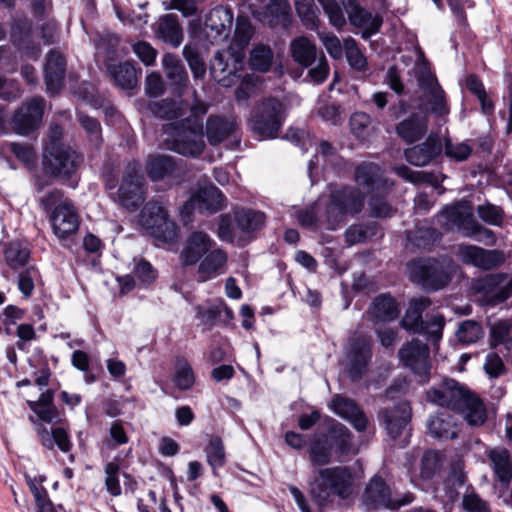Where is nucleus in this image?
<instances>
[{
    "label": "nucleus",
    "mask_w": 512,
    "mask_h": 512,
    "mask_svg": "<svg viewBox=\"0 0 512 512\" xmlns=\"http://www.w3.org/2000/svg\"><path fill=\"white\" fill-rule=\"evenodd\" d=\"M189 110V116L163 126V132L167 135L165 144L169 150L183 156L198 157L206 147L203 140V117L208 111V105L194 99Z\"/></svg>",
    "instance_id": "f257e3e1"
},
{
    "label": "nucleus",
    "mask_w": 512,
    "mask_h": 512,
    "mask_svg": "<svg viewBox=\"0 0 512 512\" xmlns=\"http://www.w3.org/2000/svg\"><path fill=\"white\" fill-rule=\"evenodd\" d=\"M365 204V194L351 185L331 186L327 195L319 197L322 219L327 223V230L342 227L348 217L358 215Z\"/></svg>",
    "instance_id": "f03ea898"
},
{
    "label": "nucleus",
    "mask_w": 512,
    "mask_h": 512,
    "mask_svg": "<svg viewBox=\"0 0 512 512\" xmlns=\"http://www.w3.org/2000/svg\"><path fill=\"white\" fill-rule=\"evenodd\" d=\"M309 494L320 510L332 503V497L348 501L356 494V478L351 468H322L310 483Z\"/></svg>",
    "instance_id": "7ed1b4c3"
},
{
    "label": "nucleus",
    "mask_w": 512,
    "mask_h": 512,
    "mask_svg": "<svg viewBox=\"0 0 512 512\" xmlns=\"http://www.w3.org/2000/svg\"><path fill=\"white\" fill-rule=\"evenodd\" d=\"M332 26L340 29L346 24L343 9H346L352 25L363 29L362 37L367 39L378 32L382 19L373 16L365 9L354 3L353 0H318Z\"/></svg>",
    "instance_id": "20e7f679"
},
{
    "label": "nucleus",
    "mask_w": 512,
    "mask_h": 512,
    "mask_svg": "<svg viewBox=\"0 0 512 512\" xmlns=\"http://www.w3.org/2000/svg\"><path fill=\"white\" fill-rule=\"evenodd\" d=\"M40 205L49 214L53 233L59 239H66L77 232L79 215L73 203L59 189L48 191L40 199Z\"/></svg>",
    "instance_id": "39448f33"
},
{
    "label": "nucleus",
    "mask_w": 512,
    "mask_h": 512,
    "mask_svg": "<svg viewBox=\"0 0 512 512\" xmlns=\"http://www.w3.org/2000/svg\"><path fill=\"white\" fill-rule=\"evenodd\" d=\"M284 119V105L275 98H267L256 106L251 119V127L261 138H274Z\"/></svg>",
    "instance_id": "423d86ee"
},
{
    "label": "nucleus",
    "mask_w": 512,
    "mask_h": 512,
    "mask_svg": "<svg viewBox=\"0 0 512 512\" xmlns=\"http://www.w3.org/2000/svg\"><path fill=\"white\" fill-rule=\"evenodd\" d=\"M417 81L422 91L421 106L438 117L448 115L450 108L445 92L425 63L418 64Z\"/></svg>",
    "instance_id": "0eeeda50"
},
{
    "label": "nucleus",
    "mask_w": 512,
    "mask_h": 512,
    "mask_svg": "<svg viewBox=\"0 0 512 512\" xmlns=\"http://www.w3.org/2000/svg\"><path fill=\"white\" fill-rule=\"evenodd\" d=\"M140 223L156 240L172 243L177 237V228L168 218L167 211L156 201H149L142 208Z\"/></svg>",
    "instance_id": "6e6552de"
},
{
    "label": "nucleus",
    "mask_w": 512,
    "mask_h": 512,
    "mask_svg": "<svg viewBox=\"0 0 512 512\" xmlns=\"http://www.w3.org/2000/svg\"><path fill=\"white\" fill-rule=\"evenodd\" d=\"M144 177L138 161L127 164L116 201L125 209L134 211L144 201Z\"/></svg>",
    "instance_id": "1a4fd4ad"
},
{
    "label": "nucleus",
    "mask_w": 512,
    "mask_h": 512,
    "mask_svg": "<svg viewBox=\"0 0 512 512\" xmlns=\"http://www.w3.org/2000/svg\"><path fill=\"white\" fill-rule=\"evenodd\" d=\"M484 305H497L512 296V276L505 273L488 274L477 279L473 285Z\"/></svg>",
    "instance_id": "9d476101"
},
{
    "label": "nucleus",
    "mask_w": 512,
    "mask_h": 512,
    "mask_svg": "<svg viewBox=\"0 0 512 512\" xmlns=\"http://www.w3.org/2000/svg\"><path fill=\"white\" fill-rule=\"evenodd\" d=\"M244 54L235 52L233 47L218 51L211 63L213 79L223 87L234 85L239 76L237 72L242 69Z\"/></svg>",
    "instance_id": "9b49d317"
},
{
    "label": "nucleus",
    "mask_w": 512,
    "mask_h": 512,
    "mask_svg": "<svg viewBox=\"0 0 512 512\" xmlns=\"http://www.w3.org/2000/svg\"><path fill=\"white\" fill-rule=\"evenodd\" d=\"M408 271L410 279L424 289L439 290L449 282V275L436 260L411 261Z\"/></svg>",
    "instance_id": "f8f14e48"
},
{
    "label": "nucleus",
    "mask_w": 512,
    "mask_h": 512,
    "mask_svg": "<svg viewBox=\"0 0 512 512\" xmlns=\"http://www.w3.org/2000/svg\"><path fill=\"white\" fill-rule=\"evenodd\" d=\"M371 345V338L362 333H355L349 338L346 361L353 380L360 379L367 372L372 357Z\"/></svg>",
    "instance_id": "ddd939ff"
},
{
    "label": "nucleus",
    "mask_w": 512,
    "mask_h": 512,
    "mask_svg": "<svg viewBox=\"0 0 512 512\" xmlns=\"http://www.w3.org/2000/svg\"><path fill=\"white\" fill-rule=\"evenodd\" d=\"M78 154L68 146L58 145L55 141L51 146L44 147L43 165L51 174L69 176L79 165Z\"/></svg>",
    "instance_id": "4468645a"
},
{
    "label": "nucleus",
    "mask_w": 512,
    "mask_h": 512,
    "mask_svg": "<svg viewBox=\"0 0 512 512\" xmlns=\"http://www.w3.org/2000/svg\"><path fill=\"white\" fill-rule=\"evenodd\" d=\"M362 501L369 510L389 508L397 509L413 501L412 495H405L403 499L394 498L388 485L380 477H373L368 483Z\"/></svg>",
    "instance_id": "2eb2a0df"
},
{
    "label": "nucleus",
    "mask_w": 512,
    "mask_h": 512,
    "mask_svg": "<svg viewBox=\"0 0 512 512\" xmlns=\"http://www.w3.org/2000/svg\"><path fill=\"white\" fill-rule=\"evenodd\" d=\"M469 391V387L454 379H444L441 383L427 390L426 398L432 404L456 412Z\"/></svg>",
    "instance_id": "dca6fc26"
},
{
    "label": "nucleus",
    "mask_w": 512,
    "mask_h": 512,
    "mask_svg": "<svg viewBox=\"0 0 512 512\" xmlns=\"http://www.w3.org/2000/svg\"><path fill=\"white\" fill-rule=\"evenodd\" d=\"M403 365L415 375L427 381L430 374L429 348L418 339L404 345L398 352Z\"/></svg>",
    "instance_id": "f3484780"
},
{
    "label": "nucleus",
    "mask_w": 512,
    "mask_h": 512,
    "mask_svg": "<svg viewBox=\"0 0 512 512\" xmlns=\"http://www.w3.org/2000/svg\"><path fill=\"white\" fill-rule=\"evenodd\" d=\"M45 108L44 98L33 97L15 112L12 125L13 129L21 135H28L40 124Z\"/></svg>",
    "instance_id": "a211bd4d"
},
{
    "label": "nucleus",
    "mask_w": 512,
    "mask_h": 512,
    "mask_svg": "<svg viewBox=\"0 0 512 512\" xmlns=\"http://www.w3.org/2000/svg\"><path fill=\"white\" fill-rule=\"evenodd\" d=\"M458 256L464 264L472 265L482 270L494 269L505 261L502 251L487 250L475 245H459Z\"/></svg>",
    "instance_id": "6ab92c4d"
},
{
    "label": "nucleus",
    "mask_w": 512,
    "mask_h": 512,
    "mask_svg": "<svg viewBox=\"0 0 512 512\" xmlns=\"http://www.w3.org/2000/svg\"><path fill=\"white\" fill-rule=\"evenodd\" d=\"M225 197L222 192L213 185L199 188L185 203L184 208H191L201 213H216L224 207Z\"/></svg>",
    "instance_id": "aec40b11"
},
{
    "label": "nucleus",
    "mask_w": 512,
    "mask_h": 512,
    "mask_svg": "<svg viewBox=\"0 0 512 512\" xmlns=\"http://www.w3.org/2000/svg\"><path fill=\"white\" fill-rule=\"evenodd\" d=\"M215 246V241L207 233L194 231L186 240L180 260L183 265H195Z\"/></svg>",
    "instance_id": "412c9836"
},
{
    "label": "nucleus",
    "mask_w": 512,
    "mask_h": 512,
    "mask_svg": "<svg viewBox=\"0 0 512 512\" xmlns=\"http://www.w3.org/2000/svg\"><path fill=\"white\" fill-rule=\"evenodd\" d=\"M380 417L389 436L396 439L407 429L411 408L406 401H402L393 407L383 408Z\"/></svg>",
    "instance_id": "4be33fe9"
},
{
    "label": "nucleus",
    "mask_w": 512,
    "mask_h": 512,
    "mask_svg": "<svg viewBox=\"0 0 512 512\" xmlns=\"http://www.w3.org/2000/svg\"><path fill=\"white\" fill-rule=\"evenodd\" d=\"M228 255L225 250L215 246L198 263L197 280L206 282L227 271Z\"/></svg>",
    "instance_id": "5701e85b"
},
{
    "label": "nucleus",
    "mask_w": 512,
    "mask_h": 512,
    "mask_svg": "<svg viewBox=\"0 0 512 512\" xmlns=\"http://www.w3.org/2000/svg\"><path fill=\"white\" fill-rule=\"evenodd\" d=\"M442 152V144L439 137L431 134L421 143L404 150L406 161L416 167H424Z\"/></svg>",
    "instance_id": "b1692460"
},
{
    "label": "nucleus",
    "mask_w": 512,
    "mask_h": 512,
    "mask_svg": "<svg viewBox=\"0 0 512 512\" xmlns=\"http://www.w3.org/2000/svg\"><path fill=\"white\" fill-rule=\"evenodd\" d=\"M237 129L233 116L210 115L206 120L205 136L210 145L216 146L234 135Z\"/></svg>",
    "instance_id": "393cba45"
},
{
    "label": "nucleus",
    "mask_w": 512,
    "mask_h": 512,
    "mask_svg": "<svg viewBox=\"0 0 512 512\" xmlns=\"http://www.w3.org/2000/svg\"><path fill=\"white\" fill-rule=\"evenodd\" d=\"M65 72L66 60L64 56L56 50H50L46 56L44 66V77L48 93L55 94L59 92L63 86Z\"/></svg>",
    "instance_id": "a878e982"
},
{
    "label": "nucleus",
    "mask_w": 512,
    "mask_h": 512,
    "mask_svg": "<svg viewBox=\"0 0 512 512\" xmlns=\"http://www.w3.org/2000/svg\"><path fill=\"white\" fill-rule=\"evenodd\" d=\"M456 412L462 415L466 423L472 427L484 425L488 418V411L484 401L471 389Z\"/></svg>",
    "instance_id": "bb28decb"
},
{
    "label": "nucleus",
    "mask_w": 512,
    "mask_h": 512,
    "mask_svg": "<svg viewBox=\"0 0 512 512\" xmlns=\"http://www.w3.org/2000/svg\"><path fill=\"white\" fill-rule=\"evenodd\" d=\"M331 407L335 414L350 422L357 431L366 429L367 417L353 400L337 395L333 398Z\"/></svg>",
    "instance_id": "cd10ccee"
},
{
    "label": "nucleus",
    "mask_w": 512,
    "mask_h": 512,
    "mask_svg": "<svg viewBox=\"0 0 512 512\" xmlns=\"http://www.w3.org/2000/svg\"><path fill=\"white\" fill-rule=\"evenodd\" d=\"M427 430L431 437L449 440L457 437L458 425L455 417L448 412H438L427 420Z\"/></svg>",
    "instance_id": "c85d7f7f"
},
{
    "label": "nucleus",
    "mask_w": 512,
    "mask_h": 512,
    "mask_svg": "<svg viewBox=\"0 0 512 512\" xmlns=\"http://www.w3.org/2000/svg\"><path fill=\"white\" fill-rule=\"evenodd\" d=\"M233 24V12L229 7L216 6L206 16L205 28L214 33V38H227Z\"/></svg>",
    "instance_id": "c756f323"
},
{
    "label": "nucleus",
    "mask_w": 512,
    "mask_h": 512,
    "mask_svg": "<svg viewBox=\"0 0 512 512\" xmlns=\"http://www.w3.org/2000/svg\"><path fill=\"white\" fill-rule=\"evenodd\" d=\"M487 457L496 479L508 487L512 480V455L502 447H495L488 451Z\"/></svg>",
    "instance_id": "7c9ffc66"
},
{
    "label": "nucleus",
    "mask_w": 512,
    "mask_h": 512,
    "mask_svg": "<svg viewBox=\"0 0 512 512\" xmlns=\"http://www.w3.org/2000/svg\"><path fill=\"white\" fill-rule=\"evenodd\" d=\"M355 181L368 191L388 188V181L383 177L380 167L374 163L364 162L356 167Z\"/></svg>",
    "instance_id": "2f4dec72"
},
{
    "label": "nucleus",
    "mask_w": 512,
    "mask_h": 512,
    "mask_svg": "<svg viewBox=\"0 0 512 512\" xmlns=\"http://www.w3.org/2000/svg\"><path fill=\"white\" fill-rule=\"evenodd\" d=\"M368 314L374 324L390 322L399 315L396 301L387 294L377 296L368 309Z\"/></svg>",
    "instance_id": "473e14b6"
},
{
    "label": "nucleus",
    "mask_w": 512,
    "mask_h": 512,
    "mask_svg": "<svg viewBox=\"0 0 512 512\" xmlns=\"http://www.w3.org/2000/svg\"><path fill=\"white\" fill-rule=\"evenodd\" d=\"M469 220H475L473 214L464 206L445 207L439 215V222L447 229L456 227L463 236L469 231Z\"/></svg>",
    "instance_id": "72a5a7b5"
},
{
    "label": "nucleus",
    "mask_w": 512,
    "mask_h": 512,
    "mask_svg": "<svg viewBox=\"0 0 512 512\" xmlns=\"http://www.w3.org/2000/svg\"><path fill=\"white\" fill-rule=\"evenodd\" d=\"M427 127L426 116L413 114L396 126V133L405 142L414 143L426 134Z\"/></svg>",
    "instance_id": "f704fd0d"
},
{
    "label": "nucleus",
    "mask_w": 512,
    "mask_h": 512,
    "mask_svg": "<svg viewBox=\"0 0 512 512\" xmlns=\"http://www.w3.org/2000/svg\"><path fill=\"white\" fill-rule=\"evenodd\" d=\"M431 305V300L428 297L413 298L409 302L404 317L401 320V326L411 332H421L424 321L422 313Z\"/></svg>",
    "instance_id": "c9c22d12"
},
{
    "label": "nucleus",
    "mask_w": 512,
    "mask_h": 512,
    "mask_svg": "<svg viewBox=\"0 0 512 512\" xmlns=\"http://www.w3.org/2000/svg\"><path fill=\"white\" fill-rule=\"evenodd\" d=\"M156 35L165 43L178 47L183 40V31L177 16L166 14L160 17L157 22Z\"/></svg>",
    "instance_id": "e433bc0d"
},
{
    "label": "nucleus",
    "mask_w": 512,
    "mask_h": 512,
    "mask_svg": "<svg viewBox=\"0 0 512 512\" xmlns=\"http://www.w3.org/2000/svg\"><path fill=\"white\" fill-rule=\"evenodd\" d=\"M37 435L42 446L53 450L57 446L62 452L67 453L72 448V442L65 428L58 427L49 431L45 426L38 425Z\"/></svg>",
    "instance_id": "4c0bfd02"
},
{
    "label": "nucleus",
    "mask_w": 512,
    "mask_h": 512,
    "mask_svg": "<svg viewBox=\"0 0 512 512\" xmlns=\"http://www.w3.org/2000/svg\"><path fill=\"white\" fill-rule=\"evenodd\" d=\"M176 169V163L173 157L163 154L148 156L146 160V173L148 177L157 182L170 176Z\"/></svg>",
    "instance_id": "58836bf2"
},
{
    "label": "nucleus",
    "mask_w": 512,
    "mask_h": 512,
    "mask_svg": "<svg viewBox=\"0 0 512 512\" xmlns=\"http://www.w3.org/2000/svg\"><path fill=\"white\" fill-rule=\"evenodd\" d=\"M292 57L300 65L305 67L312 66L319 53L315 45L307 37H298L291 43Z\"/></svg>",
    "instance_id": "ea45409f"
},
{
    "label": "nucleus",
    "mask_w": 512,
    "mask_h": 512,
    "mask_svg": "<svg viewBox=\"0 0 512 512\" xmlns=\"http://www.w3.org/2000/svg\"><path fill=\"white\" fill-rule=\"evenodd\" d=\"M107 70L110 77L119 87L123 89H133L137 85V71L130 62L109 65Z\"/></svg>",
    "instance_id": "a19ab883"
},
{
    "label": "nucleus",
    "mask_w": 512,
    "mask_h": 512,
    "mask_svg": "<svg viewBox=\"0 0 512 512\" xmlns=\"http://www.w3.org/2000/svg\"><path fill=\"white\" fill-rule=\"evenodd\" d=\"M237 227L244 233H252L262 228L265 214L251 209H240L234 213Z\"/></svg>",
    "instance_id": "79ce46f5"
},
{
    "label": "nucleus",
    "mask_w": 512,
    "mask_h": 512,
    "mask_svg": "<svg viewBox=\"0 0 512 512\" xmlns=\"http://www.w3.org/2000/svg\"><path fill=\"white\" fill-rule=\"evenodd\" d=\"M148 110L157 117L169 120L181 118L185 114L182 102L169 99L149 102Z\"/></svg>",
    "instance_id": "37998d69"
},
{
    "label": "nucleus",
    "mask_w": 512,
    "mask_h": 512,
    "mask_svg": "<svg viewBox=\"0 0 512 512\" xmlns=\"http://www.w3.org/2000/svg\"><path fill=\"white\" fill-rule=\"evenodd\" d=\"M30 258L28 247L20 242L9 243L4 250L6 264L13 270L25 269Z\"/></svg>",
    "instance_id": "c03bdc74"
},
{
    "label": "nucleus",
    "mask_w": 512,
    "mask_h": 512,
    "mask_svg": "<svg viewBox=\"0 0 512 512\" xmlns=\"http://www.w3.org/2000/svg\"><path fill=\"white\" fill-rule=\"evenodd\" d=\"M162 65L168 79L172 84L184 86L188 81V74L179 57L172 53L164 54Z\"/></svg>",
    "instance_id": "a18cd8bd"
},
{
    "label": "nucleus",
    "mask_w": 512,
    "mask_h": 512,
    "mask_svg": "<svg viewBox=\"0 0 512 512\" xmlns=\"http://www.w3.org/2000/svg\"><path fill=\"white\" fill-rule=\"evenodd\" d=\"M351 133L359 140H368L375 131L372 118L365 112H354L349 120Z\"/></svg>",
    "instance_id": "49530a36"
},
{
    "label": "nucleus",
    "mask_w": 512,
    "mask_h": 512,
    "mask_svg": "<svg viewBox=\"0 0 512 512\" xmlns=\"http://www.w3.org/2000/svg\"><path fill=\"white\" fill-rule=\"evenodd\" d=\"M174 381L176 386L181 390L190 389L194 382V372L191 365L185 358H177L175 361Z\"/></svg>",
    "instance_id": "de8ad7c7"
},
{
    "label": "nucleus",
    "mask_w": 512,
    "mask_h": 512,
    "mask_svg": "<svg viewBox=\"0 0 512 512\" xmlns=\"http://www.w3.org/2000/svg\"><path fill=\"white\" fill-rule=\"evenodd\" d=\"M207 462L215 473L216 469L224 466L226 456L225 449L222 440L219 437H213L210 439L208 445L205 448Z\"/></svg>",
    "instance_id": "09e8293b"
},
{
    "label": "nucleus",
    "mask_w": 512,
    "mask_h": 512,
    "mask_svg": "<svg viewBox=\"0 0 512 512\" xmlns=\"http://www.w3.org/2000/svg\"><path fill=\"white\" fill-rule=\"evenodd\" d=\"M393 171L405 181L413 184L431 183L436 185L438 183V179L432 173L414 171L404 164L394 166Z\"/></svg>",
    "instance_id": "8fccbe9b"
},
{
    "label": "nucleus",
    "mask_w": 512,
    "mask_h": 512,
    "mask_svg": "<svg viewBox=\"0 0 512 512\" xmlns=\"http://www.w3.org/2000/svg\"><path fill=\"white\" fill-rule=\"evenodd\" d=\"M320 210L318 198L309 208L297 211L296 218L299 224L303 227H315L317 225H321L327 229V223L322 219V213Z\"/></svg>",
    "instance_id": "3c124183"
},
{
    "label": "nucleus",
    "mask_w": 512,
    "mask_h": 512,
    "mask_svg": "<svg viewBox=\"0 0 512 512\" xmlns=\"http://www.w3.org/2000/svg\"><path fill=\"white\" fill-rule=\"evenodd\" d=\"M273 60L272 50L268 46L258 45L250 55V65L252 69L266 72L270 69Z\"/></svg>",
    "instance_id": "603ef678"
},
{
    "label": "nucleus",
    "mask_w": 512,
    "mask_h": 512,
    "mask_svg": "<svg viewBox=\"0 0 512 512\" xmlns=\"http://www.w3.org/2000/svg\"><path fill=\"white\" fill-rule=\"evenodd\" d=\"M478 217L488 225L502 226L504 220V211L500 206L486 202L479 205L476 209Z\"/></svg>",
    "instance_id": "864d4df0"
},
{
    "label": "nucleus",
    "mask_w": 512,
    "mask_h": 512,
    "mask_svg": "<svg viewBox=\"0 0 512 512\" xmlns=\"http://www.w3.org/2000/svg\"><path fill=\"white\" fill-rule=\"evenodd\" d=\"M440 238V233L435 228H418L407 234L408 241L418 248L426 249Z\"/></svg>",
    "instance_id": "5fc2aeb1"
},
{
    "label": "nucleus",
    "mask_w": 512,
    "mask_h": 512,
    "mask_svg": "<svg viewBox=\"0 0 512 512\" xmlns=\"http://www.w3.org/2000/svg\"><path fill=\"white\" fill-rule=\"evenodd\" d=\"M445 326V319L441 314H433L424 321L420 334L427 337L433 343H437L442 338V331Z\"/></svg>",
    "instance_id": "6e6d98bb"
},
{
    "label": "nucleus",
    "mask_w": 512,
    "mask_h": 512,
    "mask_svg": "<svg viewBox=\"0 0 512 512\" xmlns=\"http://www.w3.org/2000/svg\"><path fill=\"white\" fill-rule=\"evenodd\" d=\"M511 327L512 324L507 319L489 320L490 345L495 347L503 344L509 338Z\"/></svg>",
    "instance_id": "4d7b16f0"
},
{
    "label": "nucleus",
    "mask_w": 512,
    "mask_h": 512,
    "mask_svg": "<svg viewBox=\"0 0 512 512\" xmlns=\"http://www.w3.org/2000/svg\"><path fill=\"white\" fill-rule=\"evenodd\" d=\"M483 335L481 325L473 320L462 322L456 331L458 340L465 344H471L478 341Z\"/></svg>",
    "instance_id": "13d9d810"
},
{
    "label": "nucleus",
    "mask_w": 512,
    "mask_h": 512,
    "mask_svg": "<svg viewBox=\"0 0 512 512\" xmlns=\"http://www.w3.org/2000/svg\"><path fill=\"white\" fill-rule=\"evenodd\" d=\"M469 231L466 233V238H472L475 241L484 243L486 245H494L497 241L495 233L479 224L476 220H469Z\"/></svg>",
    "instance_id": "bf43d9fd"
},
{
    "label": "nucleus",
    "mask_w": 512,
    "mask_h": 512,
    "mask_svg": "<svg viewBox=\"0 0 512 512\" xmlns=\"http://www.w3.org/2000/svg\"><path fill=\"white\" fill-rule=\"evenodd\" d=\"M183 56L186 59L190 70L193 73L194 78L201 79L206 74V66L203 60L200 58L196 48L191 46H184Z\"/></svg>",
    "instance_id": "052dcab7"
},
{
    "label": "nucleus",
    "mask_w": 512,
    "mask_h": 512,
    "mask_svg": "<svg viewBox=\"0 0 512 512\" xmlns=\"http://www.w3.org/2000/svg\"><path fill=\"white\" fill-rule=\"evenodd\" d=\"M120 466L117 462L111 461L105 465V486L107 491L114 497L121 494V486L118 478Z\"/></svg>",
    "instance_id": "680f3d73"
},
{
    "label": "nucleus",
    "mask_w": 512,
    "mask_h": 512,
    "mask_svg": "<svg viewBox=\"0 0 512 512\" xmlns=\"http://www.w3.org/2000/svg\"><path fill=\"white\" fill-rule=\"evenodd\" d=\"M345 55L349 65L357 70L363 71L366 68L367 61L363 54L358 49L354 39H348L344 44Z\"/></svg>",
    "instance_id": "e2e57ef3"
},
{
    "label": "nucleus",
    "mask_w": 512,
    "mask_h": 512,
    "mask_svg": "<svg viewBox=\"0 0 512 512\" xmlns=\"http://www.w3.org/2000/svg\"><path fill=\"white\" fill-rule=\"evenodd\" d=\"M440 469L439 455L435 451L424 453L421 459L420 477L424 480L431 479Z\"/></svg>",
    "instance_id": "0e129e2a"
},
{
    "label": "nucleus",
    "mask_w": 512,
    "mask_h": 512,
    "mask_svg": "<svg viewBox=\"0 0 512 512\" xmlns=\"http://www.w3.org/2000/svg\"><path fill=\"white\" fill-rule=\"evenodd\" d=\"M483 368L490 379L499 378L506 373L502 358L495 352H489L486 355Z\"/></svg>",
    "instance_id": "69168bd1"
},
{
    "label": "nucleus",
    "mask_w": 512,
    "mask_h": 512,
    "mask_svg": "<svg viewBox=\"0 0 512 512\" xmlns=\"http://www.w3.org/2000/svg\"><path fill=\"white\" fill-rule=\"evenodd\" d=\"M8 147L15 157L23 164L26 166L35 165L37 156L32 146L23 143L11 142Z\"/></svg>",
    "instance_id": "338daca9"
},
{
    "label": "nucleus",
    "mask_w": 512,
    "mask_h": 512,
    "mask_svg": "<svg viewBox=\"0 0 512 512\" xmlns=\"http://www.w3.org/2000/svg\"><path fill=\"white\" fill-rule=\"evenodd\" d=\"M77 117L81 126L87 132L89 140L93 144L98 145L101 142V126L98 120L84 114L83 112H78Z\"/></svg>",
    "instance_id": "774afa93"
}]
</instances>
